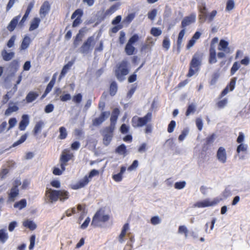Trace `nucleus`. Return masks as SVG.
<instances>
[{
	"instance_id": "obj_1",
	"label": "nucleus",
	"mask_w": 250,
	"mask_h": 250,
	"mask_svg": "<svg viewBox=\"0 0 250 250\" xmlns=\"http://www.w3.org/2000/svg\"><path fill=\"white\" fill-rule=\"evenodd\" d=\"M69 192L65 189H53L47 187L44 194V198L46 203L53 204L58 201L63 202L69 199Z\"/></svg>"
},
{
	"instance_id": "obj_2",
	"label": "nucleus",
	"mask_w": 250,
	"mask_h": 250,
	"mask_svg": "<svg viewBox=\"0 0 250 250\" xmlns=\"http://www.w3.org/2000/svg\"><path fill=\"white\" fill-rule=\"evenodd\" d=\"M198 9L199 12V18L202 21L207 20L208 22H211L217 14V11L214 10L211 11L209 14L208 13L205 3H202L198 6Z\"/></svg>"
},
{
	"instance_id": "obj_3",
	"label": "nucleus",
	"mask_w": 250,
	"mask_h": 250,
	"mask_svg": "<svg viewBox=\"0 0 250 250\" xmlns=\"http://www.w3.org/2000/svg\"><path fill=\"white\" fill-rule=\"evenodd\" d=\"M202 55L196 52L194 54L189 63V68L187 77H190L197 72L201 64Z\"/></svg>"
},
{
	"instance_id": "obj_4",
	"label": "nucleus",
	"mask_w": 250,
	"mask_h": 250,
	"mask_svg": "<svg viewBox=\"0 0 250 250\" xmlns=\"http://www.w3.org/2000/svg\"><path fill=\"white\" fill-rule=\"evenodd\" d=\"M129 71V69L127 61L123 60L117 64L115 70V74L119 81H122L125 79V76L128 74Z\"/></svg>"
},
{
	"instance_id": "obj_5",
	"label": "nucleus",
	"mask_w": 250,
	"mask_h": 250,
	"mask_svg": "<svg viewBox=\"0 0 250 250\" xmlns=\"http://www.w3.org/2000/svg\"><path fill=\"white\" fill-rule=\"evenodd\" d=\"M152 115L151 112H148L145 116L142 117L134 116L131 120V124L133 127H141L150 122L152 120Z\"/></svg>"
},
{
	"instance_id": "obj_6",
	"label": "nucleus",
	"mask_w": 250,
	"mask_h": 250,
	"mask_svg": "<svg viewBox=\"0 0 250 250\" xmlns=\"http://www.w3.org/2000/svg\"><path fill=\"white\" fill-rule=\"evenodd\" d=\"M104 210L102 208L96 211L92 218L91 226L94 227H99L101 226L100 223H105L109 220V215L104 214Z\"/></svg>"
},
{
	"instance_id": "obj_7",
	"label": "nucleus",
	"mask_w": 250,
	"mask_h": 250,
	"mask_svg": "<svg viewBox=\"0 0 250 250\" xmlns=\"http://www.w3.org/2000/svg\"><path fill=\"white\" fill-rule=\"evenodd\" d=\"M73 154L70 152L68 149H64L62 150L60 157V164L61 168L63 170H65V167L68 165L67 163L74 158Z\"/></svg>"
},
{
	"instance_id": "obj_8",
	"label": "nucleus",
	"mask_w": 250,
	"mask_h": 250,
	"mask_svg": "<svg viewBox=\"0 0 250 250\" xmlns=\"http://www.w3.org/2000/svg\"><path fill=\"white\" fill-rule=\"evenodd\" d=\"M94 43V37H89L80 47V52L84 55L89 53L92 50Z\"/></svg>"
},
{
	"instance_id": "obj_9",
	"label": "nucleus",
	"mask_w": 250,
	"mask_h": 250,
	"mask_svg": "<svg viewBox=\"0 0 250 250\" xmlns=\"http://www.w3.org/2000/svg\"><path fill=\"white\" fill-rule=\"evenodd\" d=\"M218 50L221 51L217 54L218 58L220 59L225 58L226 57V54L230 53V49L229 47V42L224 40H221L220 41Z\"/></svg>"
},
{
	"instance_id": "obj_10",
	"label": "nucleus",
	"mask_w": 250,
	"mask_h": 250,
	"mask_svg": "<svg viewBox=\"0 0 250 250\" xmlns=\"http://www.w3.org/2000/svg\"><path fill=\"white\" fill-rule=\"evenodd\" d=\"M220 200L221 199L218 198H214L212 200H210L209 199H206L203 201L197 202L193 205V207L202 208L214 206L218 204L220 202Z\"/></svg>"
},
{
	"instance_id": "obj_11",
	"label": "nucleus",
	"mask_w": 250,
	"mask_h": 250,
	"mask_svg": "<svg viewBox=\"0 0 250 250\" xmlns=\"http://www.w3.org/2000/svg\"><path fill=\"white\" fill-rule=\"evenodd\" d=\"M139 39L137 34L133 35L128 40L125 47V52L127 55H132L134 53L135 48L133 44Z\"/></svg>"
},
{
	"instance_id": "obj_12",
	"label": "nucleus",
	"mask_w": 250,
	"mask_h": 250,
	"mask_svg": "<svg viewBox=\"0 0 250 250\" xmlns=\"http://www.w3.org/2000/svg\"><path fill=\"white\" fill-rule=\"evenodd\" d=\"M114 128L106 126L104 127L103 131V143L105 146H108L113 136V132Z\"/></svg>"
},
{
	"instance_id": "obj_13",
	"label": "nucleus",
	"mask_w": 250,
	"mask_h": 250,
	"mask_svg": "<svg viewBox=\"0 0 250 250\" xmlns=\"http://www.w3.org/2000/svg\"><path fill=\"white\" fill-rule=\"evenodd\" d=\"M83 15V11L81 9L76 10L71 16V19L76 18L72 23V27H76L79 26L82 22V17Z\"/></svg>"
},
{
	"instance_id": "obj_14",
	"label": "nucleus",
	"mask_w": 250,
	"mask_h": 250,
	"mask_svg": "<svg viewBox=\"0 0 250 250\" xmlns=\"http://www.w3.org/2000/svg\"><path fill=\"white\" fill-rule=\"evenodd\" d=\"M244 141V135L243 132H240L239 133L238 137L236 140L237 143L240 144L236 149V151L238 154L240 153L241 152H245L247 150V145L242 143Z\"/></svg>"
},
{
	"instance_id": "obj_15",
	"label": "nucleus",
	"mask_w": 250,
	"mask_h": 250,
	"mask_svg": "<svg viewBox=\"0 0 250 250\" xmlns=\"http://www.w3.org/2000/svg\"><path fill=\"white\" fill-rule=\"evenodd\" d=\"M216 158L219 162L225 164L227 161V153L226 149L222 146L219 147L216 153Z\"/></svg>"
},
{
	"instance_id": "obj_16",
	"label": "nucleus",
	"mask_w": 250,
	"mask_h": 250,
	"mask_svg": "<svg viewBox=\"0 0 250 250\" xmlns=\"http://www.w3.org/2000/svg\"><path fill=\"white\" fill-rule=\"evenodd\" d=\"M110 115L109 111H103L100 116L93 120V125L98 126L102 124Z\"/></svg>"
},
{
	"instance_id": "obj_17",
	"label": "nucleus",
	"mask_w": 250,
	"mask_h": 250,
	"mask_svg": "<svg viewBox=\"0 0 250 250\" xmlns=\"http://www.w3.org/2000/svg\"><path fill=\"white\" fill-rule=\"evenodd\" d=\"M120 110L118 108H115L111 113V115L110 118V125L109 127L113 128L115 129V125L117 123V121L118 118V116L120 115Z\"/></svg>"
},
{
	"instance_id": "obj_18",
	"label": "nucleus",
	"mask_w": 250,
	"mask_h": 250,
	"mask_svg": "<svg viewBox=\"0 0 250 250\" xmlns=\"http://www.w3.org/2000/svg\"><path fill=\"white\" fill-rule=\"evenodd\" d=\"M196 20V15L194 13L191 14L189 16L185 17L181 22V26L185 28L187 26L194 23Z\"/></svg>"
},
{
	"instance_id": "obj_19",
	"label": "nucleus",
	"mask_w": 250,
	"mask_h": 250,
	"mask_svg": "<svg viewBox=\"0 0 250 250\" xmlns=\"http://www.w3.org/2000/svg\"><path fill=\"white\" fill-rule=\"evenodd\" d=\"M120 5V3H117L112 5L109 9L106 10L103 16L100 17V20L103 21L107 16L112 14L118 9Z\"/></svg>"
},
{
	"instance_id": "obj_20",
	"label": "nucleus",
	"mask_w": 250,
	"mask_h": 250,
	"mask_svg": "<svg viewBox=\"0 0 250 250\" xmlns=\"http://www.w3.org/2000/svg\"><path fill=\"white\" fill-rule=\"evenodd\" d=\"M154 42L153 41V39L148 37L146 39V42L142 45L141 48V51H150L152 47L154 45Z\"/></svg>"
},
{
	"instance_id": "obj_21",
	"label": "nucleus",
	"mask_w": 250,
	"mask_h": 250,
	"mask_svg": "<svg viewBox=\"0 0 250 250\" xmlns=\"http://www.w3.org/2000/svg\"><path fill=\"white\" fill-rule=\"evenodd\" d=\"M88 177L87 175L83 178L80 180L76 184L72 185V188L73 189H78L84 187L89 183Z\"/></svg>"
},
{
	"instance_id": "obj_22",
	"label": "nucleus",
	"mask_w": 250,
	"mask_h": 250,
	"mask_svg": "<svg viewBox=\"0 0 250 250\" xmlns=\"http://www.w3.org/2000/svg\"><path fill=\"white\" fill-rule=\"evenodd\" d=\"M34 4H35V1L34 0H32V1L29 2V3L28 4V5L27 6V9L25 11L24 16H23L21 20L20 21V25H22L24 23V22L26 21L31 11L34 7Z\"/></svg>"
},
{
	"instance_id": "obj_23",
	"label": "nucleus",
	"mask_w": 250,
	"mask_h": 250,
	"mask_svg": "<svg viewBox=\"0 0 250 250\" xmlns=\"http://www.w3.org/2000/svg\"><path fill=\"white\" fill-rule=\"evenodd\" d=\"M217 62L216 58V53L214 46L209 48V56H208V63L209 64L215 63Z\"/></svg>"
},
{
	"instance_id": "obj_24",
	"label": "nucleus",
	"mask_w": 250,
	"mask_h": 250,
	"mask_svg": "<svg viewBox=\"0 0 250 250\" xmlns=\"http://www.w3.org/2000/svg\"><path fill=\"white\" fill-rule=\"evenodd\" d=\"M55 81H56L55 77L54 76H53V77L52 78L51 80L50 81V82L47 84L44 92L41 96V100L43 99L47 96V95L51 91L53 87L54 86V85L55 84Z\"/></svg>"
},
{
	"instance_id": "obj_25",
	"label": "nucleus",
	"mask_w": 250,
	"mask_h": 250,
	"mask_svg": "<svg viewBox=\"0 0 250 250\" xmlns=\"http://www.w3.org/2000/svg\"><path fill=\"white\" fill-rule=\"evenodd\" d=\"M50 9V5L48 1H45L41 7L40 10V14L41 16L42 15L45 17L48 13Z\"/></svg>"
},
{
	"instance_id": "obj_26",
	"label": "nucleus",
	"mask_w": 250,
	"mask_h": 250,
	"mask_svg": "<svg viewBox=\"0 0 250 250\" xmlns=\"http://www.w3.org/2000/svg\"><path fill=\"white\" fill-rule=\"evenodd\" d=\"M20 18L21 15H18L17 16L15 17L10 22V23H9L7 27V29L9 31L12 32L15 29Z\"/></svg>"
},
{
	"instance_id": "obj_27",
	"label": "nucleus",
	"mask_w": 250,
	"mask_h": 250,
	"mask_svg": "<svg viewBox=\"0 0 250 250\" xmlns=\"http://www.w3.org/2000/svg\"><path fill=\"white\" fill-rule=\"evenodd\" d=\"M29 124V118L27 115H23L22 120L19 124V129L21 130H24Z\"/></svg>"
},
{
	"instance_id": "obj_28",
	"label": "nucleus",
	"mask_w": 250,
	"mask_h": 250,
	"mask_svg": "<svg viewBox=\"0 0 250 250\" xmlns=\"http://www.w3.org/2000/svg\"><path fill=\"white\" fill-rule=\"evenodd\" d=\"M215 139V134H212L207 137L205 140V143L203 146V149L206 151L208 149L209 146L213 143Z\"/></svg>"
},
{
	"instance_id": "obj_29",
	"label": "nucleus",
	"mask_w": 250,
	"mask_h": 250,
	"mask_svg": "<svg viewBox=\"0 0 250 250\" xmlns=\"http://www.w3.org/2000/svg\"><path fill=\"white\" fill-rule=\"evenodd\" d=\"M39 96V94L34 91H30L26 95L25 100L27 103L34 101Z\"/></svg>"
},
{
	"instance_id": "obj_30",
	"label": "nucleus",
	"mask_w": 250,
	"mask_h": 250,
	"mask_svg": "<svg viewBox=\"0 0 250 250\" xmlns=\"http://www.w3.org/2000/svg\"><path fill=\"white\" fill-rule=\"evenodd\" d=\"M126 170V167L125 166H122L120 169V172L117 174L112 175V179L117 182H120L123 179V174Z\"/></svg>"
},
{
	"instance_id": "obj_31",
	"label": "nucleus",
	"mask_w": 250,
	"mask_h": 250,
	"mask_svg": "<svg viewBox=\"0 0 250 250\" xmlns=\"http://www.w3.org/2000/svg\"><path fill=\"white\" fill-rule=\"evenodd\" d=\"M14 55L15 53L13 52H7L5 49L1 51V56L5 61H9L14 57Z\"/></svg>"
},
{
	"instance_id": "obj_32",
	"label": "nucleus",
	"mask_w": 250,
	"mask_h": 250,
	"mask_svg": "<svg viewBox=\"0 0 250 250\" xmlns=\"http://www.w3.org/2000/svg\"><path fill=\"white\" fill-rule=\"evenodd\" d=\"M185 34V29L183 28L182 30L180 31L179 33L177 41V50L178 53L180 52L181 46L182 43L183 38Z\"/></svg>"
},
{
	"instance_id": "obj_33",
	"label": "nucleus",
	"mask_w": 250,
	"mask_h": 250,
	"mask_svg": "<svg viewBox=\"0 0 250 250\" xmlns=\"http://www.w3.org/2000/svg\"><path fill=\"white\" fill-rule=\"evenodd\" d=\"M44 126V123L42 121H40L36 123L33 130L34 135H37L41 132L42 129Z\"/></svg>"
},
{
	"instance_id": "obj_34",
	"label": "nucleus",
	"mask_w": 250,
	"mask_h": 250,
	"mask_svg": "<svg viewBox=\"0 0 250 250\" xmlns=\"http://www.w3.org/2000/svg\"><path fill=\"white\" fill-rule=\"evenodd\" d=\"M31 42V39L28 36H25L23 39L21 44V45L20 49L21 50L26 49L29 46Z\"/></svg>"
},
{
	"instance_id": "obj_35",
	"label": "nucleus",
	"mask_w": 250,
	"mask_h": 250,
	"mask_svg": "<svg viewBox=\"0 0 250 250\" xmlns=\"http://www.w3.org/2000/svg\"><path fill=\"white\" fill-rule=\"evenodd\" d=\"M19 190L18 188H12L10 192L8 194L9 200L11 201H14L15 198L19 195Z\"/></svg>"
},
{
	"instance_id": "obj_36",
	"label": "nucleus",
	"mask_w": 250,
	"mask_h": 250,
	"mask_svg": "<svg viewBox=\"0 0 250 250\" xmlns=\"http://www.w3.org/2000/svg\"><path fill=\"white\" fill-rule=\"evenodd\" d=\"M72 65L73 62H69L63 67L59 76V79H61L65 76L67 71L70 69Z\"/></svg>"
},
{
	"instance_id": "obj_37",
	"label": "nucleus",
	"mask_w": 250,
	"mask_h": 250,
	"mask_svg": "<svg viewBox=\"0 0 250 250\" xmlns=\"http://www.w3.org/2000/svg\"><path fill=\"white\" fill-rule=\"evenodd\" d=\"M129 229V224L127 223L125 224L122 228L121 232L119 236V240L120 242H123V238L125 236L126 231Z\"/></svg>"
},
{
	"instance_id": "obj_38",
	"label": "nucleus",
	"mask_w": 250,
	"mask_h": 250,
	"mask_svg": "<svg viewBox=\"0 0 250 250\" xmlns=\"http://www.w3.org/2000/svg\"><path fill=\"white\" fill-rule=\"evenodd\" d=\"M118 90V85L116 82L113 81L110 84L109 86V94L111 96H114L116 95Z\"/></svg>"
},
{
	"instance_id": "obj_39",
	"label": "nucleus",
	"mask_w": 250,
	"mask_h": 250,
	"mask_svg": "<svg viewBox=\"0 0 250 250\" xmlns=\"http://www.w3.org/2000/svg\"><path fill=\"white\" fill-rule=\"evenodd\" d=\"M40 21L41 20L39 18H34L31 22L29 29V31H33L37 29L39 25Z\"/></svg>"
},
{
	"instance_id": "obj_40",
	"label": "nucleus",
	"mask_w": 250,
	"mask_h": 250,
	"mask_svg": "<svg viewBox=\"0 0 250 250\" xmlns=\"http://www.w3.org/2000/svg\"><path fill=\"white\" fill-rule=\"evenodd\" d=\"M26 205L27 202L26 199H23L20 201L16 202L14 205V207L19 208V209H21L24 208L26 206Z\"/></svg>"
},
{
	"instance_id": "obj_41",
	"label": "nucleus",
	"mask_w": 250,
	"mask_h": 250,
	"mask_svg": "<svg viewBox=\"0 0 250 250\" xmlns=\"http://www.w3.org/2000/svg\"><path fill=\"white\" fill-rule=\"evenodd\" d=\"M115 151L120 155L125 156L127 152L126 146L124 144H122L116 148Z\"/></svg>"
},
{
	"instance_id": "obj_42",
	"label": "nucleus",
	"mask_w": 250,
	"mask_h": 250,
	"mask_svg": "<svg viewBox=\"0 0 250 250\" xmlns=\"http://www.w3.org/2000/svg\"><path fill=\"white\" fill-rule=\"evenodd\" d=\"M24 227L29 229L31 230L35 229L37 228V226L32 221L26 220L23 223Z\"/></svg>"
},
{
	"instance_id": "obj_43",
	"label": "nucleus",
	"mask_w": 250,
	"mask_h": 250,
	"mask_svg": "<svg viewBox=\"0 0 250 250\" xmlns=\"http://www.w3.org/2000/svg\"><path fill=\"white\" fill-rule=\"evenodd\" d=\"M8 238V235L4 229H0V242L4 243Z\"/></svg>"
},
{
	"instance_id": "obj_44",
	"label": "nucleus",
	"mask_w": 250,
	"mask_h": 250,
	"mask_svg": "<svg viewBox=\"0 0 250 250\" xmlns=\"http://www.w3.org/2000/svg\"><path fill=\"white\" fill-rule=\"evenodd\" d=\"M60 135L59 138L61 140L65 139L67 136L66 128L64 126H61L59 128Z\"/></svg>"
},
{
	"instance_id": "obj_45",
	"label": "nucleus",
	"mask_w": 250,
	"mask_h": 250,
	"mask_svg": "<svg viewBox=\"0 0 250 250\" xmlns=\"http://www.w3.org/2000/svg\"><path fill=\"white\" fill-rule=\"evenodd\" d=\"M19 66V62L17 60H14L12 61L9 65L10 69L14 71H17L18 70Z\"/></svg>"
},
{
	"instance_id": "obj_46",
	"label": "nucleus",
	"mask_w": 250,
	"mask_h": 250,
	"mask_svg": "<svg viewBox=\"0 0 250 250\" xmlns=\"http://www.w3.org/2000/svg\"><path fill=\"white\" fill-rule=\"evenodd\" d=\"M19 110V107L17 105L9 106L5 111V115H9L12 112L17 111Z\"/></svg>"
},
{
	"instance_id": "obj_47",
	"label": "nucleus",
	"mask_w": 250,
	"mask_h": 250,
	"mask_svg": "<svg viewBox=\"0 0 250 250\" xmlns=\"http://www.w3.org/2000/svg\"><path fill=\"white\" fill-rule=\"evenodd\" d=\"M135 17V13H130L128 14L123 20V23L128 25L134 19Z\"/></svg>"
},
{
	"instance_id": "obj_48",
	"label": "nucleus",
	"mask_w": 250,
	"mask_h": 250,
	"mask_svg": "<svg viewBox=\"0 0 250 250\" xmlns=\"http://www.w3.org/2000/svg\"><path fill=\"white\" fill-rule=\"evenodd\" d=\"M228 104V99L225 98L216 103L217 107L219 109L224 108Z\"/></svg>"
},
{
	"instance_id": "obj_49",
	"label": "nucleus",
	"mask_w": 250,
	"mask_h": 250,
	"mask_svg": "<svg viewBox=\"0 0 250 250\" xmlns=\"http://www.w3.org/2000/svg\"><path fill=\"white\" fill-rule=\"evenodd\" d=\"M237 80L236 77H233L230 79V82L229 83L227 84L226 86L227 87H228L229 91H232L234 88L236 84V82Z\"/></svg>"
},
{
	"instance_id": "obj_50",
	"label": "nucleus",
	"mask_w": 250,
	"mask_h": 250,
	"mask_svg": "<svg viewBox=\"0 0 250 250\" xmlns=\"http://www.w3.org/2000/svg\"><path fill=\"white\" fill-rule=\"evenodd\" d=\"M196 110L195 105L193 104H189L186 112V116H188L191 113H194Z\"/></svg>"
},
{
	"instance_id": "obj_51",
	"label": "nucleus",
	"mask_w": 250,
	"mask_h": 250,
	"mask_svg": "<svg viewBox=\"0 0 250 250\" xmlns=\"http://www.w3.org/2000/svg\"><path fill=\"white\" fill-rule=\"evenodd\" d=\"M240 63H239L238 62H234L230 69L231 75H234L235 73V72L240 68Z\"/></svg>"
},
{
	"instance_id": "obj_52",
	"label": "nucleus",
	"mask_w": 250,
	"mask_h": 250,
	"mask_svg": "<svg viewBox=\"0 0 250 250\" xmlns=\"http://www.w3.org/2000/svg\"><path fill=\"white\" fill-rule=\"evenodd\" d=\"M81 30L79 31V33H78L73 41V45L75 47H77L79 45V42L82 41V35L81 34Z\"/></svg>"
},
{
	"instance_id": "obj_53",
	"label": "nucleus",
	"mask_w": 250,
	"mask_h": 250,
	"mask_svg": "<svg viewBox=\"0 0 250 250\" xmlns=\"http://www.w3.org/2000/svg\"><path fill=\"white\" fill-rule=\"evenodd\" d=\"M27 137V135L26 134H24L22 135L21 137V138L19 140H18L17 141L14 142V143L13 144L12 146L13 147H15V146L22 144L26 140Z\"/></svg>"
},
{
	"instance_id": "obj_54",
	"label": "nucleus",
	"mask_w": 250,
	"mask_h": 250,
	"mask_svg": "<svg viewBox=\"0 0 250 250\" xmlns=\"http://www.w3.org/2000/svg\"><path fill=\"white\" fill-rule=\"evenodd\" d=\"M178 233L180 234L184 233L185 237H187L188 235V229L185 226H180L178 228Z\"/></svg>"
},
{
	"instance_id": "obj_55",
	"label": "nucleus",
	"mask_w": 250,
	"mask_h": 250,
	"mask_svg": "<svg viewBox=\"0 0 250 250\" xmlns=\"http://www.w3.org/2000/svg\"><path fill=\"white\" fill-rule=\"evenodd\" d=\"M150 33L154 37H158L162 34V31L158 28L152 27L151 29Z\"/></svg>"
},
{
	"instance_id": "obj_56",
	"label": "nucleus",
	"mask_w": 250,
	"mask_h": 250,
	"mask_svg": "<svg viewBox=\"0 0 250 250\" xmlns=\"http://www.w3.org/2000/svg\"><path fill=\"white\" fill-rule=\"evenodd\" d=\"M234 7V2L233 0H228L226 4V10L229 11Z\"/></svg>"
},
{
	"instance_id": "obj_57",
	"label": "nucleus",
	"mask_w": 250,
	"mask_h": 250,
	"mask_svg": "<svg viewBox=\"0 0 250 250\" xmlns=\"http://www.w3.org/2000/svg\"><path fill=\"white\" fill-rule=\"evenodd\" d=\"M82 95L81 93H78L73 97L72 101L75 103L79 104L82 102Z\"/></svg>"
},
{
	"instance_id": "obj_58",
	"label": "nucleus",
	"mask_w": 250,
	"mask_h": 250,
	"mask_svg": "<svg viewBox=\"0 0 250 250\" xmlns=\"http://www.w3.org/2000/svg\"><path fill=\"white\" fill-rule=\"evenodd\" d=\"M176 126V122L174 120H172L170 121L169 124L168 125L167 127V132L168 133H172Z\"/></svg>"
},
{
	"instance_id": "obj_59",
	"label": "nucleus",
	"mask_w": 250,
	"mask_h": 250,
	"mask_svg": "<svg viewBox=\"0 0 250 250\" xmlns=\"http://www.w3.org/2000/svg\"><path fill=\"white\" fill-rule=\"evenodd\" d=\"M163 47L164 48L166 49V50H167L170 47V41L168 37H166L163 41L162 44Z\"/></svg>"
},
{
	"instance_id": "obj_60",
	"label": "nucleus",
	"mask_w": 250,
	"mask_h": 250,
	"mask_svg": "<svg viewBox=\"0 0 250 250\" xmlns=\"http://www.w3.org/2000/svg\"><path fill=\"white\" fill-rule=\"evenodd\" d=\"M186 184L185 181L176 182L174 184V188L178 189H182L185 187Z\"/></svg>"
},
{
	"instance_id": "obj_61",
	"label": "nucleus",
	"mask_w": 250,
	"mask_h": 250,
	"mask_svg": "<svg viewBox=\"0 0 250 250\" xmlns=\"http://www.w3.org/2000/svg\"><path fill=\"white\" fill-rule=\"evenodd\" d=\"M157 14V10L156 9H152L151 11L148 13V18L151 21L154 20Z\"/></svg>"
},
{
	"instance_id": "obj_62",
	"label": "nucleus",
	"mask_w": 250,
	"mask_h": 250,
	"mask_svg": "<svg viewBox=\"0 0 250 250\" xmlns=\"http://www.w3.org/2000/svg\"><path fill=\"white\" fill-rule=\"evenodd\" d=\"M219 74L218 73H214L212 76V78H211V79L210 81V84L211 85H214L215 84V83H216L218 79L219 78Z\"/></svg>"
},
{
	"instance_id": "obj_63",
	"label": "nucleus",
	"mask_w": 250,
	"mask_h": 250,
	"mask_svg": "<svg viewBox=\"0 0 250 250\" xmlns=\"http://www.w3.org/2000/svg\"><path fill=\"white\" fill-rule=\"evenodd\" d=\"M129 126L125 124H123L120 127V131L122 134H126L129 131Z\"/></svg>"
},
{
	"instance_id": "obj_64",
	"label": "nucleus",
	"mask_w": 250,
	"mask_h": 250,
	"mask_svg": "<svg viewBox=\"0 0 250 250\" xmlns=\"http://www.w3.org/2000/svg\"><path fill=\"white\" fill-rule=\"evenodd\" d=\"M71 99V96L70 94L66 93L60 97V100L62 102H66L70 100Z\"/></svg>"
}]
</instances>
